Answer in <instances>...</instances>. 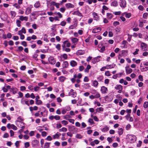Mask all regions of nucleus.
I'll return each instance as SVG.
<instances>
[{"label": "nucleus", "mask_w": 148, "mask_h": 148, "mask_svg": "<svg viewBox=\"0 0 148 148\" xmlns=\"http://www.w3.org/2000/svg\"><path fill=\"white\" fill-rule=\"evenodd\" d=\"M17 120H18L15 121V123L16 125L17 126H20L19 125L20 124L24 125V123L22 121H23V119L22 118L21 116H20L18 118Z\"/></svg>", "instance_id": "nucleus-1"}, {"label": "nucleus", "mask_w": 148, "mask_h": 148, "mask_svg": "<svg viewBox=\"0 0 148 148\" xmlns=\"http://www.w3.org/2000/svg\"><path fill=\"white\" fill-rule=\"evenodd\" d=\"M7 127L9 129H12L14 130H16L17 129V127L14 125L11 124L10 123H8L7 125Z\"/></svg>", "instance_id": "nucleus-2"}, {"label": "nucleus", "mask_w": 148, "mask_h": 148, "mask_svg": "<svg viewBox=\"0 0 148 148\" xmlns=\"http://www.w3.org/2000/svg\"><path fill=\"white\" fill-rule=\"evenodd\" d=\"M129 139L132 141V142H134L136 139V136L134 135H130L129 136Z\"/></svg>", "instance_id": "nucleus-3"}, {"label": "nucleus", "mask_w": 148, "mask_h": 148, "mask_svg": "<svg viewBox=\"0 0 148 148\" xmlns=\"http://www.w3.org/2000/svg\"><path fill=\"white\" fill-rule=\"evenodd\" d=\"M21 103L23 104H26L28 106H29L28 100L27 99L24 98L22 99L21 100Z\"/></svg>", "instance_id": "nucleus-4"}, {"label": "nucleus", "mask_w": 148, "mask_h": 148, "mask_svg": "<svg viewBox=\"0 0 148 148\" xmlns=\"http://www.w3.org/2000/svg\"><path fill=\"white\" fill-rule=\"evenodd\" d=\"M147 47V45L145 43L142 42L141 44V50L143 51H145L146 50Z\"/></svg>", "instance_id": "nucleus-5"}, {"label": "nucleus", "mask_w": 148, "mask_h": 148, "mask_svg": "<svg viewBox=\"0 0 148 148\" xmlns=\"http://www.w3.org/2000/svg\"><path fill=\"white\" fill-rule=\"evenodd\" d=\"M120 5L121 7L125 8L126 5V3L125 0H121Z\"/></svg>", "instance_id": "nucleus-6"}, {"label": "nucleus", "mask_w": 148, "mask_h": 148, "mask_svg": "<svg viewBox=\"0 0 148 148\" xmlns=\"http://www.w3.org/2000/svg\"><path fill=\"white\" fill-rule=\"evenodd\" d=\"M101 29V28L99 27H96L93 29L92 32L96 33L100 31Z\"/></svg>", "instance_id": "nucleus-7"}, {"label": "nucleus", "mask_w": 148, "mask_h": 148, "mask_svg": "<svg viewBox=\"0 0 148 148\" xmlns=\"http://www.w3.org/2000/svg\"><path fill=\"white\" fill-rule=\"evenodd\" d=\"M125 69L127 74H130L132 72V70L131 69L129 68V66H126Z\"/></svg>", "instance_id": "nucleus-8"}, {"label": "nucleus", "mask_w": 148, "mask_h": 148, "mask_svg": "<svg viewBox=\"0 0 148 148\" xmlns=\"http://www.w3.org/2000/svg\"><path fill=\"white\" fill-rule=\"evenodd\" d=\"M10 91L12 92L13 94L14 95L17 93V89L15 87H12L10 90Z\"/></svg>", "instance_id": "nucleus-9"}, {"label": "nucleus", "mask_w": 148, "mask_h": 148, "mask_svg": "<svg viewBox=\"0 0 148 148\" xmlns=\"http://www.w3.org/2000/svg\"><path fill=\"white\" fill-rule=\"evenodd\" d=\"M107 88L106 87L103 86L101 88V91L103 93H106L107 92Z\"/></svg>", "instance_id": "nucleus-10"}, {"label": "nucleus", "mask_w": 148, "mask_h": 148, "mask_svg": "<svg viewBox=\"0 0 148 148\" xmlns=\"http://www.w3.org/2000/svg\"><path fill=\"white\" fill-rule=\"evenodd\" d=\"M19 20L23 21H26L28 20V17L27 16H20L19 18Z\"/></svg>", "instance_id": "nucleus-11"}, {"label": "nucleus", "mask_w": 148, "mask_h": 148, "mask_svg": "<svg viewBox=\"0 0 148 148\" xmlns=\"http://www.w3.org/2000/svg\"><path fill=\"white\" fill-rule=\"evenodd\" d=\"M92 15L95 20L97 21L99 19V16H98L97 14L95 12H93L92 13Z\"/></svg>", "instance_id": "nucleus-12"}, {"label": "nucleus", "mask_w": 148, "mask_h": 148, "mask_svg": "<svg viewBox=\"0 0 148 148\" xmlns=\"http://www.w3.org/2000/svg\"><path fill=\"white\" fill-rule=\"evenodd\" d=\"M31 11V8L30 7H28L27 8L25 12V13L26 14L28 15L30 14Z\"/></svg>", "instance_id": "nucleus-13"}, {"label": "nucleus", "mask_w": 148, "mask_h": 148, "mask_svg": "<svg viewBox=\"0 0 148 148\" xmlns=\"http://www.w3.org/2000/svg\"><path fill=\"white\" fill-rule=\"evenodd\" d=\"M65 5L67 8H73L74 7V5L71 3H66V4Z\"/></svg>", "instance_id": "nucleus-14"}, {"label": "nucleus", "mask_w": 148, "mask_h": 148, "mask_svg": "<svg viewBox=\"0 0 148 148\" xmlns=\"http://www.w3.org/2000/svg\"><path fill=\"white\" fill-rule=\"evenodd\" d=\"M70 65L71 66L74 67L77 65V63L74 60H72L70 62Z\"/></svg>", "instance_id": "nucleus-15"}, {"label": "nucleus", "mask_w": 148, "mask_h": 148, "mask_svg": "<svg viewBox=\"0 0 148 148\" xmlns=\"http://www.w3.org/2000/svg\"><path fill=\"white\" fill-rule=\"evenodd\" d=\"M69 66V64L67 61H65L62 64L63 67L64 68H66L68 67Z\"/></svg>", "instance_id": "nucleus-16"}, {"label": "nucleus", "mask_w": 148, "mask_h": 148, "mask_svg": "<svg viewBox=\"0 0 148 148\" xmlns=\"http://www.w3.org/2000/svg\"><path fill=\"white\" fill-rule=\"evenodd\" d=\"M57 133L55 135H54L53 136V137L54 139H56V138H58L59 136L61 135V134L60 133Z\"/></svg>", "instance_id": "nucleus-17"}, {"label": "nucleus", "mask_w": 148, "mask_h": 148, "mask_svg": "<svg viewBox=\"0 0 148 148\" xmlns=\"http://www.w3.org/2000/svg\"><path fill=\"white\" fill-rule=\"evenodd\" d=\"M30 97L32 99H34L35 97L36 103L37 104V96L35 97V95L33 93H32L30 95Z\"/></svg>", "instance_id": "nucleus-18"}, {"label": "nucleus", "mask_w": 148, "mask_h": 148, "mask_svg": "<svg viewBox=\"0 0 148 148\" xmlns=\"http://www.w3.org/2000/svg\"><path fill=\"white\" fill-rule=\"evenodd\" d=\"M29 109L31 112H32L33 110H37V106H35L34 107H29Z\"/></svg>", "instance_id": "nucleus-19"}, {"label": "nucleus", "mask_w": 148, "mask_h": 148, "mask_svg": "<svg viewBox=\"0 0 148 148\" xmlns=\"http://www.w3.org/2000/svg\"><path fill=\"white\" fill-rule=\"evenodd\" d=\"M123 133V130L122 128L118 129V133L119 135H122Z\"/></svg>", "instance_id": "nucleus-20"}, {"label": "nucleus", "mask_w": 148, "mask_h": 148, "mask_svg": "<svg viewBox=\"0 0 148 148\" xmlns=\"http://www.w3.org/2000/svg\"><path fill=\"white\" fill-rule=\"evenodd\" d=\"M10 13L11 15L12 18H14L15 17L16 15V13L15 11H11L10 12Z\"/></svg>", "instance_id": "nucleus-21"}, {"label": "nucleus", "mask_w": 148, "mask_h": 148, "mask_svg": "<svg viewBox=\"0 0 148 148\" xmlns=\"http://www.w3.org/2000/svg\"><path fill=\"white\" fill-rule=\"evenodd\" d=\"M50 144V143H45L44 145V148H48L49 147Z\"/></svg>", "instance_id": "nucleus-22"}, {"label": "nucleus", "mask_w": 148, "mask_h": 148, "mask_svg": "<svg viewBox=\"0 0 148 148\" xmlns=\"http://www.w3.org/2000/svg\"><path fill=\"white\" fill-rule=\"evenodd\" d=\"M109 130V127H108L107 126H106L102 129V131L103 132H106L108 131Z\"/></svg>", "instance_id": "nucleus-23"}, {"label": "nucleus", "mask_w": 148, "mask_h": 148, "mask_svg": "<svg viewBox=\"0 0 148 148\" xmlns=\"http://www.w3.org/2000/svg\"><path fill=\"white\" fill-rule=\"evenodd\" d=\"M66 78L62 76H60L59 77V81L61 82H63L65 79Z\"/></svg>", "instance_id": "nucleus-24"}, {"label": "nucleus", "mask_w": 148, "mask_h": 148, "mask_svg": "<svg viewBox=\"0 0 148 148\" xmlns=\"http://www.w3.org/2000/svg\"><path fill=\"white\" fill-rule=\"evenodd\" d=\"M77 26V24H75L72 25H71L69 27V29H72L75 28Z\"/></svg>", "instance_id": "nucleus-25"}, {"label": "nucleus", "mask_w": 148, "mask_h": 148, "mask_svg": "<svg viewBox=\"0 0 148 148\" xmlns=\"http://www.w3.org/2000/svg\"><path fill=\"white\" fill-rule=\"evenodd\" d=\"M78 40V39L76 38H71V41L73 43H75L77 42Z\"/></svg>", "instance_id": "nucleus-26"}, {"label": "nucleus", "mask_w": 148, "mask_h": 148, "mask_svg": "<svg viewBox=\"0 0 148 148\" xmlns=\"http://www.w3.org/2000/svg\"><path fill=\"white\" fill-rule=\"evenodd\" d=\"M115 88L117 90H122V86L121 85H118L115 87Z\"/></svg>", "instance_id": "nucleus-27"}, {"label": "nucleus", "mask_w": 148, "mask_h": 148, "mask_svg": "<svg viewBox=\"0 0 148 148\" xmlns=\"http://www.w3.org/2000/svg\"><path fill=\"white\" fill-rule=\"evenodd\" d=\"M63 44H66V46L67 47H69L71 45V44L69 42L67 41H65L63 42Z\"/></svg>", "instance_id": "nucleus-28"}, {"label": "nucleus", "mask_w": 148, "mask_h": 148, "mask_svg": "<svg viewBox=\"0 0 148 148\" xmlns=\"http://www.w3.org/2000/svg\"><path fill=\"white\" fill-rule=\"evenodd\" d=\"M67 130V129L65 127H62L61 129H60L59 131L60 132H66Z\"/></svg>", "instance_id": "nucleus-29"}, {"label": "nucleus", "mask_w": 148, "mask_h": 148, "mask_svg": "<svg viewBox=\"0 0 148 148\" xmlns=\"http://www.w3.org/2000/svg\"><path fill=\"white\" fill-rule=\"evenodd\" d=\"M107 17L109 19H111L113 17V15L111 13H107Z\"/></svg>", "instance_id": "nucleus-30"}, {"label": "nucleus", "mask_w": 148, "mask_h": 148, "mask_svg": "<svg viewBox=\"0 0 148 148\" xmlns=\"http://www.w3.org/2000/svg\"><path fill=\"white\" fill-rule=\"evenodd\" d=\"M21 22L19 20H17L16 21V24L17 26L18 27H20L21 26Z\"/></svg>", "instance_id": "nucleus-31"}, {"label": "nucleus", "mask_w": 148, "mask_h": 148, "mask_svg": "<svg viewBox=\"0 0 148 148\" xmlns=\"http://www.w3.org/2000/svg\"><path fill=\"white\" fill-rule=\"evenodd\" d=\"M93 85L94 86L96 87L97 86L98 83V82L97 80H95L93 81Z\"/></svg>", "instance_id": "nucleus-32"}, {"label": "nucleus", "mask_w": 148, "mask_h": 148, "mask_svg": "<svg viewBox=\"0 0 148 148\" xmlns=\"http://www.w3.org/2000/svg\"><path fill=\"white\" fill-rule=\"evenodd\" d=\"M37 50L35 51V53L33 55V58L36 60H37Z\"/></svg>", "instance_id": "nucleus-33"}, {"label": "nucleus", "mask_w": 148, "mask_h": 148, "mask_svg": "<svg viewBox=\"0 0 148 148\" xmlns=\"http://www.w3.org/2000/svg\"><path fill=\"white\" fill-rule=\"evenodd\" d=\"M96 110L97 112H102L103 111V108L102 107H100L99 108H97Z\"/></svg>", "instance_id": "nucleus-34"}, {"label": "nucleus", "mask_w": 148, "mask_h": 148, "mask_svg": "<svg viewBox=\"0 0 148 148\" xmlns=\"http://www.w3.org/2000/svg\"><path fill=\"white\" fill-rule=\"evenodd\" d=\"M125 17L127 18H130L131 16V14L130 13H125Z\"/></svg>", "instance_id": "nucleus-35"}, {"label": "nucleus", "mask_w": 148, "mask_h": 148, "mask_svg": "<svg viewBox=\"0 0 148 148\" xmlns=\"http://www.w3.org/2000/svg\"><path fill=\"white\" fill-rule=\"evenodd\" d=\"M75 13L76 15H78L79 16L82 17V14L78 11L75 12Z\"/></svg>", "instance_id": "nucleus-36"}, {"label": "nucleus", "mask_w": 148, "mask_h": 148, "mask_svg": "<svg viewBox=\"0 0 148 148\" xmlns=\"http://www.w3.org/2000/svg\"><path fill=\"white\" fill-rule=\"evenodd\" d=\"M13 5L17 9H19L20 8V6L17 3L14 4Z\"/></svg>", "instance_id": "nucleus-37"}, {"label": "nucleus", "mask_w": 148, "mask_h": 148, "mask_svg": "<svg viewBox=\"0 0 148 148\" xmlns=\"http://www.w3.org/2000/svg\"><path fill=\"white\" fill-rule=\"evenodd\" d=\"M113 6H116L118 5V3L116 1H114L112 3Z\"/></svg>", "instance_id": "nucleus-38"}, {"label": "nucleus", "mask_w": 148, "mask_h": 148, "mask_svg": "<svg viewBox=\"0 0 148 148\" xmlns=\"http://www.w3.org/2000/svg\"><path fill=\"white\" fill-rule=\"evenodd\" d=\"M64 117L65 119L68 120V119H69V118H71V117L70 115H66L64 116Z\"/></svg>", "instance_id": "nucleus-39"}, {"label": "nucleus", "mask_w": 148, "mask_h": 148, "mask_svg": "<svg viewBox=\"0 0 148 148\" xmlns=\"http://www.w3.org/2000/svg\"><path fill=\"white\" fill-rule=\"evenodd\" d=\"M144 107L145 108H147L148 106V102H145L143 105Z\"/></svg>", "instance_id": "nucleus-40"}, {"label": "nucleus", "mask_w": 148, "mask_h": 148, "mask_svg": "<svg viewBox=\"0 0 148 148\" xmlns=\"http://www.w3.org/2000/svg\"><path fill=\"white\" fill-rule=\"evenodd\" d=\"M56 48L58 50H60L61 49V45L60 44H58L56 45Z\"/></svg>", "instance_id": "nucleus-41"}, {"label": "nucleus", "mask_w": 148, "mask_h": 148, "mask_svg": "<svg viewBox=\"0 0 148 148\" xmlns=\"http://www.w3.org/2000/svg\"><path fill=\"white\" fill-rule=\"evenodd\" d=\"M12 37V35L10 33H8L7 35V37L8 38H10Z\"/></svg>", "instance_id": "nucleus-42"}, {"label": "nucleus", "mask_w": 148, "mask_h": 148, "mask_svg": "<svg viewBox=\"0 0 148 148\" xmlns=\"http://www.w3.org/2000/svg\"><path fill=\"white\" fill-rule=\"evenodd\" d=\"M21 44L24 47H25L27 46V44L26 42L25 41H22L21 42Z\"/></svg>", "instance_id": "nucleus-43"}, {"label": "nucleus", "mask_w": 148, "mask_h": 148, "mask_svg": "<svg viewBox=\"0 0 148 148\" xmlns=\"http://www.w3.org/2000/svg\"><path fill=\"white\" fill-rule=\"evenodd\" d=\"M29 142H26L25 143V147L26 148H27L29 147Z\"/></svg>", "instance_id": "nucleus-44"}, {"label": "nucleus", "mask_w": 148, "mask_h": 148, "mask_svg": "<svg viewBox=\"0 0 148 148\" xmlns=\"http://www.w3.org/2000/svg\"><path fill=\"white\" fill-rule=\"evenodd\" d=\"M9 136V134L7 133H5L3 135V137L4 138H7Z\"/></svg>", "instance_id": "nucleus-45"}, {"label": "nucleus", "mask_w": 148, "mask_h": 148, "mask_svg": "<svg viewBox=\"0 0 148 148\" xmlns=\"http://www.w3.org/2000/svg\"><path fill=\"white\" fill-rule=\"evenodd\" d=\"M52 138L50 136H47L46 139L49 141H51L52 140Z\"/></svg>", "instance_id": "nucleus-46"}, {"label": "nucleus", "mask_w": 148, "mask_h": 148, "mask_svg": "<svg viewBox=\"0 0 148 148\" xmlns=\"http://www.w3.org/2000/svg\"><path fill=\"white\" fill-rule=\"evenodd\" d=\"M105 75L106 76H110V72L109 71H106L105 73Z\"/></svg>", "instance_id": "nucleus-47"}, {"label": "nucleus", "mask_w": 148, "mask_h": 148, "mask_svg": "<svg viewBox=\"0 0 148 148\" xmlns=\"http://www.w3.org/2000/svg\"><path fill=\"white\" fill-rule=\"evenodd\" d=\"M2 90H3V92H7L8 91V89H7V88H5L4 87L2 88Z\"/></svg>", "instance_id": "nucleus-48"}, {"label": "nucleus", "mask_w": 148, "mask_h": 148, "mask_svg": "<svg viewBox=\"0 0 148 148\" xmlns=\"http://www.w3.org/2000/svg\"><path fill=\"white\" fill-rule=\"evenodd\" d=\"M10 132L11 136H12L14 135V132L13 130H10Z\"/></svg>", "instance_id": "nucleus-49"}, {"label": "nucleus", "mask_w": 148, "mask_h": 148, "mask_svg": "<svg viewBox=\"0 0 148 148\" xmlns=\"http://www.w3.org/2000/svg\"><path fill=\"white\" fill-rule=\"evenodd\" d=\"M148 16V13H144L143 15V17L146 19L147 18V17Z\"/></svg>", "instance_id": "nucleus-50"}, {"label": "nucleus", "mask_w": 148, "mask_h": 148, "mask_svg": "<svg viewBox=\"0 0 148 148\" xmlns=\"http://www.w3.org/2000/svg\"><path fill=\"white\" fill-rule=\"evenodd\" d=\"M26 90V88L25 86H21L20 87V90L22 91H23L24 90Z\"/></svg>", "instance_id": "nucleus-51"}, {"label": "nucleus", "mask_w": 148, "mask_h": 148, "mask_svg": "<svg viewBox=\"0 0 148 148\" xmlns=\"http://www.w3.org/2000/svg\"><path fill=\"white\" fill-rule=\"evenodd\" d=\"M42 135L43 136H46L47 133L45 131L42 132H41Z\"/></svg>", "instance_id": "nucleus-52"}, {"label": "nucleus", "mask_w": 148, "mask_h": 148, "mask_svg": "<svg viewBox=\"0 0 148 148\" xmlns=\"http://www.w3.org/2000/svg\"><path fill=\"white\" fill-rule=\"evenodd\" d=\"M4 61L6 63H8L9 62V60L7 58H5L4 59Z\"/></svg>", "instance_id": "nucleus-53"}, {"label": "nucleus", "mask_w": 148, "mask_h": 148, "mask_svg": "<svg viewBox=\"0 0 148 148\" xmlns=\"http://www.w3.org/2000/svg\"><path fill=\"white\" fill-rule=\"evenodd\" d=\"M26 68V67L25 66H22L20 68V69L21 70L24 71Z\"/></svg>", "instance_id": "nucleus-54"}, {"label": "nucleus", "mask_w": 148, "mask_h": 148, "mask_svg": "<svg viewBox=\"0 0 148 148\" xmlns=\"http://www.w3.org/2000/svg\"><path fill=\"white\" fill-rule=\"evenodd\" d=\"M61 122L62 124L65 125H67L68 124V122L65 120H63Z\"/></svg>", "instance_id": "nucleus-55"}, {"label": "nucleus", "mask_w": 148, "mask_h": 148, "mask_svg": "<svg viewBox=\"0 0 148 148\" xmlns=\"http://www.w3.org/2000/svg\"><path fill=\"white\" fill-rule=\"evenodd\" d=\"M88 122L91 124H94V122L93 119H89L88 120Z\"/></svg>", "instance_id": "nucleus-56"}, {"label": "nucleus", "mask_w": 148, "mask_h": 148, "mask_svg": "<svg viewBox=\"0 0 148 148\" xmlns=\"http://www.w3.org/2000/svg\"><path fill=\"white\" fill-rule=\"evenodd\" d=\"M18 94L19 95V97H18V98H21L22 97L23 95V94L21 92H18Z\"/></svg>", "instance_id": "nucleus-57"}, {"label": "nucleus", "mask_w": 148, "mask_h": 148, "mask_svg": "<svg viewBox=\"0 0 148 148\" xmlns=\"http://www.w3.org/2000/svg\"><path fill=\"white\" fill-rule=\"evenodd\" d=\"M13 39L14 40H18L19 39V37L17 36H14Z\"/></svg>", "instance_id": "nucleus-58"}, {"label": "nucleus", "mask_w": 148, "mask_h": 148, "mask_svg": "<svg viewBox=\"0 0 148 148\" xmlns=\"http://www.w3.org/2000/svg\"><path fill=\"white\" fill-rule=\"evenodd\" d=\"M97 79L98 81H101L103 79V77L102 76H99L97 77Z\"/></svg>", "instance_id": "nucleus-59"}, {"label": "nucleus", "mask_w": 148, "mask_h": 148, "mask_svg": "<svg viewBox=\"0 0 148 148\" xmlns=\"http://www.w3.org/2000/svg\"><path fill=\"white\" fill-rule=\"evenodd\" d=\"M66 22L64 21H62L61 22L60 25L62 26H64L66 24Z\"/></svg>", "instance_id": "nucleus-60"}, {"label": "nucleus", "mask_w": 148, "mask_h": 148, "mask_svg": "<svg viewBox=\"0 0 148 148\" xmlns=\"http://www.w3.org/2000/svg\"><path fill=\"white\" fill-rule=\"evenodd\" d=\"M23 47H22L21 46H19L18 47V49L17 50L20 51H21L23 50Z\"/></svg>", "instance_id": "nucleus-61"}, {"label": "nucleus", "mask_w": 148, "mask_h": 148, "mask_svg": "<svg viewBox=\"0 0 148 148\" xmlns=\"http://www.w3.org/2000/svg\"><path fill=\"white\" fill-rule=\"evenodd\" d=\"M54 119L56 120H59L60 119V116L58 115L54 116Z\"/></svg>", "instance_id": "nucleus-62"}, {"label": "nucleus", "mask_w": 148, "mask_h": 148, "mask_svg": "<svg viewBox=\"0 0 148 148\" xmlns=\"http://www.w3.org/2000/svg\"><path fill=\"white\" fill-rule=\"evenodd\" d=\"M54 144L55 145L57 146H59L60 145V143L58 141H56L54 143Z\"/></svg>", "instance_id": "nucleus-63"}, {"label": "nucleus", "mask_w": 148, "mask_h": 148, "mask_svg": "<svg viewBox=\"0 0 148 148\" xmlns=\"http://www.w3.org/2000/svg\"><path fill=\"white\" fill-rule=\"evenodd\" d=\"M76 137L77 138H82L81 135L79 134H77L76 135Z\"/></svg>", "instance_id": "nucleus-64"}]
</instances>
